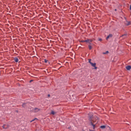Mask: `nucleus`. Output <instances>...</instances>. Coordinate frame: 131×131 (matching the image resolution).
<instances>
[{
    "instance_id": "f257e3e1",
    "label": "nucleus",
    "mask_w": 131,
    "mask_h": 131,
    "mask_svg": "<svg viewBox=\"0 0 131 131\" xmlns=\"http://www.w3.org/2000/svg\"><path fill=\"white\" fill-rule=\"evenodd\" d=\"M41 109L37 108H34L32 110V111L34 112H37L40 110Z\"/></svg>"
},
{
    "instance_id": "f03ea898",
    "label": "nucleus",
    "mask_w": 131,
    "mask_h": 131,
    "mask_svg": "<svg viewBox=\"0 0 131 131\" xmlns=\"http://www.w3.org/2000/svg\"><path fill=\"white\" fill-rule=\"evenodd\" d=\"M9 127V125H8L4 124L2 126V127L3 128L6 129L8 128Z\"/></svg>"
},
{
    "instance_id": "7ed1b4c3",
    "label": "nucleus",
    "mask_w": 131,
    "mask_h": 131,
    "mask_svg": "<svg viewBox=\"0 0 131 131\" xmlns=\"http://www.w3.org/2000/svg\"><path fill=\"white\" fill-rule=\"evenodd\" d=\"M89 120L90 122V124L92 123H94L95 122V121L93 120L92 119V118H89Z\"/></svg>"
},
{
    "instance_id": "20e7f679",
    "label": "nucleus",
    "mask_w": 131,
    "mask_h": 131,
    "mask_svg": "<svg viewBox=\"0 0 131 131\" xmlns=\"http://www.w3.org/2000/svg\"><path fill=\"white\" fill-rule=\"evenodd\" d=\"M91 64L92 66L94 67V69H96L97 68V67H96V64L95 63H92Z\"/></svg>"
},
{
    "instance_id": "39448f33",
    "label": "nucleus",
    "mask_w": 131,
    "mask_h": 131,
    "mask_svg": "<svg viewBox=\"0 0 131 131\" xmlns=\"http://www.w3.org/2000/svg\"><path fill=\"white\" fill-rule=\"evenodd\" d=\"M127 35V34H125L120 36V37H123V38L125 39Z\"/></svg>"
},
{
    "instance_id": "423d86ee",
    "label": "nucleus",
    "mask_w": 131,
    "mask_h": 131,
    "mask_svg": "<svg viewBox=\"0 0 131 131\" xmlns=\"http://www.w3.org/2000/svg\"><path fill=\"white\" fill-rule=\"evenodd\" d=\"M126 68L128 70H129L131 69V66H127L126 67Z\"/></svg>"
},
{
    "instance_id": "0eeeda50",
    "label": "nucleus",
    "mask_w": 131,
    "mask_h": 131,
    "mask_svg": "<svg viewBox=\"0 0 131 131\" xmlns=\"http://www.w3.org/2000/svg\"><path fill=\"white\" fill-rule=\"evenodd\" d=\"M14 60L16 62H18L19 61L17 57H15L14 58Z\"/></svg>"
},
{
    "instance_id": "6e6552de",
    "label": "nucleus",
    "mask_w": 131,
    "mask_h": 131,
    "mask_svg": "<svg viewBox=\"0 0 131 131\" xmlns=\"http://www.w3.org/2000/svg\"><path fill=\"white\" fill-rule=\"evenodd\" d=\"M90 125H92L93 126V129H94L96 127L95 125L94 124V123H92Z\"/></svg>"
},
{
    "instance_id": "1a4fd4ad",
    "label": "nucleus",
    "mask_w": 131,
    "mask_h": 131,
    "mask_svg": "<svg viewBox=\"0 0 131 131\" xmlns=\"http://www.w3.org/2000/svg\"><path fill=\"white\" fill-rule=\"evenodd\" d=\"M127 22V23H125V25L128 26V25H130V21H126Z\"/></svg>"
},
{
    "instance_id": "9d476101",
    "label": "nucleus",
    "mask_w": 131,
    "mask_h": 131,
    "mask_svg": "<svg viewBox=\"0 0 131 131\" xmlns=\"http://www.w3.org/2000/svg\"><path fill=\"white\" fill-rule=\"evenodd\" d=\"M112 35L111 34H110L109 35L107 36L106 38V39L107 40L110 37H112Z\"/></svg>"
},
{
    "instance_id": "9b49d317",
    "label": "nucleus",
    "mask_w": 131,
    "mask_h": 131,
    "mask_svg": "<svg viewBox=\"0 0 131 131\" xmlns=\"http://www.w3.org/2000/svg\"><path fill=\"white\" fill-rule=\"evenodd\" d=\"M88 40L87 39L86 40H82L80 41V42H87Z\"/></svg>"
},
{
    "instance_id": "f8f14e48",
    "label": "nucleus",
    "mask_w": 131,
    "mask_h": 131,
    "mask_svg": "<svg viewBox=\"0 0 131 131\" xmlns=\"http://www.w3.org/2000/svg\"><path fill=\"white\" fill-rule=\"evenodd\" d=\"M100 128L102 129H104L106 128V126L105 125L101 126L100 127Z\"/></svg>"
},
{
    "instance_id": "ddd939ff",
    "label": "nucleus",
    "mask_w": 131,
    "mask_h": 131,
    "mask_svg": "<svg viewBox=\"0 0 131 131\" xmlns=\"http://www.w3.org/2000/svg\"><path fill=\"white\" fill-rule=\"evenodd\" d=\"M88 47H89V49L90 50H91L92 49V46L90 45H89L88 46Z\"/></svg>"
},
{
    "instance_id": "4468645a",
    "label": "nucleus",
    "mask_w": 131,
    "mask_h": 131,
    "mask_svg": "<svg viewBox=\"0 0 131 131\" xmlns=\"http://www.w3.org/2000/svg\"><path fill=\"white\" fill-rule=\"evenodd\" d=\"M51 113L53 115H54L55 114V113L53 111H52L51 112Z\"/></svg>"
},
{
    "instance_id": "2eb2a0df",
    "label": "nucleus",
    "mask_w": 131,
    "mask_h": 131,
    "mask_svg": "<svg viewBox=\"0 0 131 131\" xmlns=\"http://www.w3.org/2000/svg\"><path fill=\"white\" fill-rule=\"evenodd\" d=\"M26 103H23L22 105V106L24 107H25V105Z\"/></svg>"
},
{
    "instance_id": "dca6fc26",
    "label": "nucleus",
    "mask_w": 131,
    "mask_h": 131,
    "mask_svg": "<svg viewBox=\"0 0 131 131\" xmlns=\"http://www.w3.org/2000/svg\"><path fill=\"white\" fill-rule=\"evenodd\" d=\"M87 40H88V41H90L91 42L93 41V40L92 39H88Z\"/></svg>"
},
{
    "instance_id": "f3484780",
    "label": "nucleus",
    "mask_w": 131,
    "mask_h": 131,
    "mask_svg": "<svg viewBox=\"0 0 131 131\" xmlns=\"http://www.w3.org/2000/svg\"><path fill=\"white\" fill-rule=\"evenodd\" d=\"M35 119H37L36 118H35V119H34L32 120H31V121H30V122H33V121H35Z\"/></svg>"
},
{
    "instance_id": "a211bd4d",
    "label": "nucleus",
    "mask_w": 131,
    "mask_h": 131,
    "mask_svg": "<svg viewBox=\"0 0 131 131\" xmlns=\"http://www.w3.org/2000/svg\"><path fill=\"white\" fill-rule=\"evenodd\" d=\"M48 61V60L46 59H44V62L45 63H47Z\"/></svg>"
},
{
    "instance_id": "6ab92c4d",
    "label": "nucleus",
    "mask_w": 131,
    "mask_h": 131,
    "mask_svg": "<svg viewBox=\"0 0 131 131\" xmlns=\"http://www.w3.org/2000/svg\"><path fill=\"white\" fill-rule=\"evenodd\" d=\"M108 53V51H107L105 52H104L103 53L104 54H106Z\"/></svg>"
},
{
    "instance_id": "aec40b11",
    "label": "nucleus",
    "mask_w": 131,
    "mask_h": 131,
    "mask_svg": "<svg viewBox=\"0 0 131 131\" xmlns=\"http://www.w3.org/2000/svg\"><path fill=\"white\" fill-rule=\"evenodd\" d=\"M91 59H89V63L90 64H91V63H92L91 62Z\"/></svg>"
},
{
    "instance_id": "412c9836",
    "label": "nucleus",
    "mask_w": 131,
    "mask_h": 131,
    "mask_svg": "<svg viewBox=\"0 0 131 131\" xmlns=\"http://www.w3.org/2000/svg\"><path fill=\"white\" fill-rule=\"evenodd\" d=\"M89 118H92V119L93 118V116H89Z\"/></svg>"
},
{
    "instance_id": "4be33fe9",
    "label": "nucleus",
    "mask_w": 131,
    "mask_h": 131,
    "mask_svg": "<svg viewBox=\"0 0 131 131\" xmlns=\"http://www.w3.org/2000/svg\"><path fill=\"white\" fill-rule=\"evenodd\" d=\"M102 39L101 38H99V39L98 40L100 41H102Z\"/></svg>"
},
{
    "instance_id": "5701e85b",
    "label": "nucleus",
    "mask_w": 131,
    "mask_h": 131,
    "mask_svg": "<svg viewBox=\"0 0 131 131\" xmlns=\"http://www.w3.org/2000/svg\"><path fill=\"white\" fill-rule=\"evenodd\" d=\"M89 44H91V42L90 41H88V42Z\"/></svg>"
},
{
    "instance_id": "b1692460",
    "label": "nucleus",
    "mask_w": 131,
    "mask_h": 131,
    "mask_svg": "<svg viewBox=\"0 0 131 131\" xmlns=\"http://www.w3.org/2000/svg\"><path fill=\"white\" fill-rule=\"evenodd\" d=\"M48 97H50V94H49L48 95Z\"/></svg>"
},
{
    "instance_id": "393cba45",
    "label": "nucleus",
    "mask_w": 131,
    "mask_h": 131,
    "mask_svg": "<svg viewBox=\"0 0 131 131\" xmlns=\"http://www.w3.org/2000/svg\"><path fill=\"white\" fill-rule=\"evenodd\" d=\"M130 10H131V5H130Z\"/></svg>"
},
{
    "instance_id": "a878e982",
    "label": "nucleus",
    "mask_w": 131,
    "mask_h": 131,
    "mask_svg": "<svg viewBox=\"0 0 131 131\" xmlns=\"http://www.w3.org/2000/svg\"><path fill=\"white\" fill-rule=\"evenodd\" d=\"M33 81V80H30V82H31L32 81Z\"/></svg>"
},
{
    "instance_id": "bb28decb",
    "label": "nucleus",
    "mask_w": 131,
    "mask_h": 131,
    "mask_svg": "<svg viewBox=\"0 0 131 131\" xmlns=\"http://www.w3.org/2000/svg\"><path fill=\"white\" fill-rule=\"evenodd\" d=\"M115 11H116V9H115Z\"/></svg>"
}]
</instances>
